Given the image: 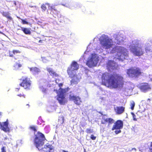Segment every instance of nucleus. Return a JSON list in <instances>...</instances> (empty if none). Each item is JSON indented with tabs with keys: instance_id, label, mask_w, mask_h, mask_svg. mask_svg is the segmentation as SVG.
<instances>
[{
	"instance_id": "obj_1",
	"label": "nucleus",
	"mask_w": 152,
	"mask_h": 152,
	"mask_svg": "<svg viewBox=\"0 0 152 152\" xmlns=\"http://www.w3.org/2000/svg\"><path fill=\"white\" fill-rule=\"evenodd\" d=\"M101 78L103 85L112 88H122L124 84L123 77L116 73L111 74L107 72H104Z\"/></svg>"
},
{
	"instance_id": "obj_2",
	"label": "nucleus",
	"mask_w": 152,
	"mask_h": 152,
	"mask_svg": "<svg viewBox=\"0 0 152 152\" xmlns=\"http://www.w3.org/2000/svg\"><path fill=\"white\" fill-rule=\"evenodd\" d=\"M101 120V124L102 125H100L101 129L103 131L104 130L105 127L103 126H106L108 128H110L112 124L114 123L112 128V131L115 129H121L123 128L124 126L123 122L121 120H118L115 123L114 120L111 118H108L106 115H104L102 116L100 119Z\"/></svg>"
},
{
	"instance_id": "obj_3",
	"label": "nucleus",
	"mask_w": 152,
	"mask_h": 152,
	"mask_svg": "<svg viewBox=\"0 0 152 152\" xmlns=\"http://www.w3.org/2000/svg\"><path fill=\"white\" fill-rule=\"evenodd\" d=\"M45 138L44 134L38 132L35 135V137L34 142V144L39 150H41V152H53L54 150L52 148L51 145H46L43 148H42L44 144V141Z\"/></svg>"
},
{
	"instance_id": "obj_4",
	"label": "nucleus",
	"mask_w": 152,
	"mask_h": 152,
	"mask_svg": "<svg viewBox=\"0 0 152 152\" xmlns=\"http://www.w3.org/2000/svg\"><path fill=\"white\" fill-rule=\"evenodd\" d=\"M111 52L112 53L117 52L115 56L119 60L123 61L125 59H127L128 57L127 50L122 47L115 46L112 48Z\"/></svg>"
},
{
	"instance_id": "obj_5",
	"label": "nucleus",
	"mask_w": 152,
	"mask_h": 152,
	"mask_svg": "<svg viewBox=\"0 0 152 152\" xmlns=\"http://www.w3.org/2000/svg\"><path fill=\"white\" fill-rule=\"evenodd\" d=\"M58 86L60 87L58 90H54L57 94V99L59 103L61 105H64L67 102V100L65 98L66 93V92L65 88H62L61 87L63 86V83H60L58 84Z\"/></svg>"
},
{
	"instance_id": "obj_6",
	"label": "nucleus",
	"mask_w": 152,
	"mask_h": 152,
	"mask_svg": "<svg viewBox=\"0 0 152 152\" xmlns=\"http://www.w3.org/2000/svg\"><path fill=\"white\" fill-rule=\"evenodd\" d=\"M19 80L21 81L19 84L20 86L26 90L30 89L31 86V81L29 77L27 76H23Z\"/></svg>"
},
{
	"instance_id": "obj_7",
	"label": "nucleus",
	"mask_w": 152,
	"mask_h": 152,
	"mask_svg": "<svg viewBox=\"0 0 152 152\" xmlns=\"http://www.w3.org/2000/svg\"><path fill=\"white\" fill-rule=\"evenodd\" d=\"M142 73L140 69L138 67H131L127 69L126 73L132 77H138L141 75Z\"/></svg>"
},
{
	"instance_id": "obj_8",
	"label": "nucleus",
	"mask_w": 152,
	"mask_h": 152,
	"mask_svg": "<svg viewBox=\"0 0 152 152\" xmlns=\"http://www.w3.org/2000/svg\"><path fill=\"white\" fill-rule=\"evenodd\" d=\"M100 44L104 49H108L111 48L113 43L112 39L108 37H104L100 40Z\"/></svg>"
},
{
	"instance_id": "obj_9",
	"label": "nucleus",
	"mask_w": 152,
	"mask_h": 152,
	"mask_svg": "<svg viewBox=\"0 0 152 152\" xmlns=\"http://www.w3.org/2000/svg\"><path fill=\"white\" fill-rule=\"evenodd\" d=\"M79 67V65L76 61H74L72 63L67 71L69 77H72L73 76H75V71L78 69Z\"/></svg>"
},
{
	"instance_id": "obj_10",
	"label": "nucleus",
	"mask_w": 152,
	"mask_h": 152,
	"mask_svg": "<svg viewBox=\"0 0 152 152\" xmlns=\"http://www.w3.org/2000/svg\"><path fill=\"white\" fill-rule=\"evenodd\" d=\"M130 50L136 56H140L142 55L144 53L142 47L132 45L130 46Z\"/></svg>"
},
{
	"instance_id": "obj_11",
	"label": "nucleus",
	"mask_w": 152,
	"mask_h": 152,
	"mask_svg": "<svg viewBox=\"0 0 152 152\" xmlns=\"http://www.w3.org/2000/svg\"><path fill=\"white\" fill-rule=\"evenodd\" d=\"M139 88L143 92L146 93L151 90V87L148 83H141L139 86Z\"/></svg>"
},
{
	"instance_id": "obj_12",
	"label": "nucleus",
	"mask_w": 152,
	"mask_h": 152,
	"mask_svg": "<svg viewBox=\"0 0 152 152\" xmlns=\"http://www.w3.org/2000/svg\"><path fill=\"white\" fill-rule=\"evenodd\" d=\"M8 119L2 123H0V129L6 132H9L10 129L8 127Z\"/></svg>"
},
{
	"instance_id": "obj_13",
	"label": "nucleus",
	"mask_w": 152,
	"mask_h": 152,
	"mask_svg": "<svg viewBox=\"0 0 152 152\" xmlns=\"http://www.w3.org/2000/svg\"><path fill=\"white\" fill-rule=\"evenodd\" d=\"M70 100H72L77 105H79L82 102L81 98L79 96L70 95L69 97Z\"/></svg>"
},
{
	"instance_id": "obj_14",
	"label": "nucleus",
	"mask_w": 152,
	"mask_h": 152,
	"mask_svg": "<svg viewBox=\"0 0 152 152\" xmlns=\"http://www.w3.org/2000/svg\"><path fill=\"white\" fill-rule=\"evenodd\" d=\"M96 58L95 57L92 56L90 58H88L86 64L89 67L95 66L96 65Z\"/></svg>"
},
{
	"instance_id": "obj_15",
	"label": "nucleus",
	"mask_w": 152,
	"mask_h": 152,
	"mask_svg": "<svg viewBox=\"0 0 152 152\" xmlns=\"http://www.w3.org/2000/svg\"><path fill=\"white\" fill-rule=\"evenodd\" d=\"M107 67L110 70L116 69L117 67L115 62L113 61L109 60L107 64Z\"/></svg>"
},
{
	"instance_id": "obj_16",
	"label": "nucleus",
	"mask_w": 152,
	"mask_h": 152,
	"mask_svg": "<svg viewBox=\"0 0 152 152\" xmlns=\"http://www.w3.org/2000/svg\"><path fill=\"white\" fill-rule=\"evenodd\" d=\"M21 51L18 50H13L12 51L9 50V56L10 57H14L15 60L18 58V57L15 58V55L17 54H20Z\"/></svg>"
},
{
	"instance_id": "obj_17",
	"label": "nucleus",
	"mask_w": 152,
	"mask_h": 152,
	"mask_svg": "<svg viewBox=\"0 0 152 152\" xmlns=\"http://www.w3.org/2000/svg\"><path fill=\"white\" fill-rule=\"evenodd\" d=\"M125 109V107L123 106L117 107L115 110L117 114L120 115L124 112Z\"/></svg>"
},
{
	"instance_id": "obj_18",
	"label": "nucleus",
	"mask_w": 152,
	"mask_h": 152,
	"mask_svg": "<svg viewBox=\"0 0 152 152\" xmlns=\"http://www.w3.org/2000/svg\"><path fill=\"white\" fill-rule=\"evenodd\" d=\"M46 70L49 72L50 75L52 76L53 77H58V75L56 72H54L51 68L47 67Z\"/></svg>"
},
{
	"instance_id": "obj_19",
	"label": "nucleus",
	"mask_w": 152,
	"mask_h": 152,
	"mask_svg": "<svg viewBox=\"0 0 152 152\" xmlns=\"http://www.w3.org/2000/svg\"><path fill=\"white\" fill-rule=\"evenodd\" d=\"M71 77L72 79L71 81V84L72 85L77 84L78 79L77 77V75L75 74V76H73Z\"/></svg>"
},
{
	"instance_id": "obj_20",
	"label": "nucleus",
	"mask_w": 152,
	"mask_h": 152,
	"mask_svg": "<svg viewBox=\"0 0 152 152\" xmlns=\"http://www.w3.org/2000/svg\"><path fill=\"white\" fill-rule=\"evenodd\" d=\"M29 69L31 72L34 74H38L40 72V69L36 67H31Z\"/></svg>"
},
{
	"instance_id": "obj_21",
	"label": "nucleus",
	"mask_w": 152,
	"mask_h": 152,
	"mask_svg": "<svg viewBox=\"0 0 152 152\" xmlns=\"http://www.w3.org/2000/svg\"><path fill=\"white\" fill-rule=\"evenodd\" d=\"M1 14L4 17H6L8 19L10 20H12V18L10 15V13L8 12H3Z\"/></svg>"
},
{
	"instance_id": "obj_22",
	"label": "nucleus",
	"mask_w": 152,
	"mask_h": 152,
	"mask_svg": "<svg viewBox=\"0 0 152 152\" xmlns=\"http://www.w3.org/2000/svg\"><path fill=\"white\" fill-rule=\"evenodd\" d=\"M21 30L26 34L30 35L31 34V31L28 28L24 27H21Z\"/></svg>"
},
{
	"instance_id": "obj_23",
	"label": "nucleus",
	"mask_w": 152,
	"mask_h": 152,
	"mask_svg": "<svg viewBox=\"0 0 152 152\" xmlns=\"http://www.w3.org/2000/svg\"><path fill=\"white\" fill-rule=\"evenodd\" d=\"M72 7L76 9H81L83 7L80 4L76 3L74 4Z\"/></svg>"
},
{
	"instance_id": "obj_24",
	"label": "nucleus",
	"mask_w": 152,
	"mask_h": 152,
	"mask_svg": "<svg viewBox=\"0 0 152 152\" xmlns=\"http://www.w3.org/2000/svg\"><path fill=\"white\" fill-rule=\"evenodd\" d=\"M50 10L51 12L53 13L54 11H55L56 13L58 12V11L54 6H51L50 7Z\"/></svg>"
},
{
	"instance_id": "obj_25",
	"label": "nucleus",
	"mask_w": 152,
	"mask_h": 152,
	"mask_svg": "<svg viewBox=\"0 0 152 152\" xmlns=\"http://www.w3.org/2000/svg\"><path fill=\"white\" fill-rule=\"evenodd\" d=\"M58 121L60 122L61 124H63L64 122V117L62 116L59 117L58 119Z\"/></svg>"
},
{
	"instance_id": "obj_26",
	"label": "nucleus",
	"mask_w": 152,
	"mask_h": 152,
	"mask_svg": "<svg viewBox=\"0 0 152 152\" xmlns=\"http://www.w3.org/2000/svg\"><path fill=\"white\" fill-rule=\"evenodd\" d=\"M29 129L31 131H33L34 132V133L37 131L36 127L34 126H30L29 127Z\"/></svg>"
},
{
	"instance_id": "obj_27",
	"label": "nucleus",
	"mask_w": 152,
	"mask_h": 152,
	"mask_svg": "<svg viewBox=\"0 0 152 152\" xmlns=\"http://www.w3.org/2000/svg\"><path fill=\"white\" fill-rule=\"evenodd\" d=\"M135 103L134 101H132V102L131 103L130 106H131V109L132 110H133L134 109V107L135 106Z\"/></svg>"
},
{
	"instance_id": "obj_28",
	"label": "nucleus",
	"mask_w": 152,
	"mask_h": 152,
	"mask_svg": "<svg viewBox=\"0 0 152 152\" xmlns=\"http://www.w3.org/2000/svg\"><path fill=\"white\" fill-rule=\"evenodd\" d=\"M131 115H132L133 120L134 121H137V118L136 115H135L133 113H131Z\"/></svg>"
},
{
	"instance_id": "obj_29",
	"label": "nucleus",
	"mask_w": 152,
	"mask_h": 152,
	"mask_svg": "<svg viewBox=\"0 0 152 152\" xmlns=\"http://www.w3.org/2000/svg\"><path fill=\"white\" fill-rule=\"evenodd\" d=\"M41 8L42 9V10L43 11H45L47 9L46 7L45 4H43L41 6Z\"/></svg>"
},
{
	"instance_id": "obj_30",
	"label": "nucleus",
	"mask_w": 152,
	"mask_h": 152,
	"mask_svg": "<svg viewBox=\"0 0 152 152\" xmlns=\"http://www.w3.org/2000/svg\"><path fill=\"white\" fill-rule=\"evenodd\" d=\"M86 132L88 134L91 133L93 132V130L90 129H87Z\"/></svg>"
},
{
	"instance_id": "obj_31",
	"label": "nucleus",
	"mask_w": 152,
	"mask_h": 152,
	"mask_svg": "<svg viewBox=\"0 0 152 152\" xmlns=\"http://www.w3.org/2000/svg\"><path fill=\"white\" fill-rule=\"evenodd\" d=\"M21 23L23 24H28V22L25 20L21 19Z\"/></svg>"
},
{
	"instance_id": "obj_32",
	"label": "nucleus",
	"mask_w": 152,
	"mask_h": 152,
	"mask_svg": "<svg viewBox=\"0 0 152 152\" xmlns=\"http://www.w3.org/2000/svg\"><path fill=\"white\" fill-rule=\"evenodd\" d=\"M1 152H6V147L5 146H3L1 148Z\"/></svg>"
},
{
	"instance_id": "obj_33",
	"label": "nucleus",
	"mask_w": 152,
	"mask_h": 152,
	"mask_svg": "<svg viewBox=\"0 0 152 152\" xmlns=\"http://www.w3.org/2000/svg\"><path fill=\"white\" fill-rule=\"evenodd\" d=\"M117 130H116L115 131V133L117 134L120 133H121V131L120 130V129H116Z\"/></svg>"
},
{
	"instance_id": "obj_34",
	"label": "nucleus",
	"mask_w": 152,
	"mask_h": 152,
	"mask_svg": "<svg viewBox=\"0 0 152 152\" xmlns=\"http://www.w3.org/2000/svg\"><path fill=\"white\" fill-rule=\"evenodd\" d=\"M93 140H96V137H95L93 134H91L90 137Z\"/></svg>"
},
{
	"instance_id": "obj_35",
	"label": "nucleus",
	"mask_w": 152,
	"mask_h": 152,
	"mask_svg": "<svg viewBox=\"0 0 152 152\" xmlns=\"http://www.w3.org/2000/svg\"><path fill=\"white\" fill-rule=\"evenodd\" d=\"M18 96L20 97L23 96L24 98L25 97V95L24 94L22 95L21 94H20L18 95Z\"/></svg>"
},
{
	"instance_id": "obj_36",
	"label": "nucleus",
	"mask_w": 152,
	"mask_h": 152,
	"mask_svg": "<svg viewBox=\"0 0 152 152\" xmlns=\"http://www.w3.org/2000/svg\"><path fill=\"white\" fill-rule=\"evenodd\" d=\"M63 5L66 6V7L69 6V4L68 3H66L65 4H64Z\"/></svg>"
},
{
	"instance_id": "obj_37",
	"label": "nucleus",
	"mask_w": 152,
	"mask_h": 152,
	"mask_svg": "<svg viewBox=\"0 0 152 152\" xmlns=\"http://www.w3.org/2000/svg\"><path fill=\"white\" fill-rule=\"evenodd\" d=\"M18 64V67H20L22 66V65L21 64Z\"/></svg>"
},
{
	"instance_id": "obj_38",
	"label": "nucleus",
	"mask_w": 152,
	"mask_h": 152,
	"mask_svg": "<svg viewBox=\"0 0 152 152\" xmlns=\"http://www.w3.org/2000/svg\"><path fill=\"white\" fill-rule=\"evenodd\" d=\"M84 9V7H82V8L81 9V10L83 12H84L85 10H83V9Z\"/></svg>"
},
{
	"instance_id": "obj_39",
	"label": "nucleus",
	"mask_w": 152,
	"mask_h": 152,
	"mask_svg": "<svg viewBox=\"0 0 152 152\" xmlns=\"http://www.w3.org/2000/svg\"><path fill=\"white\" fill-rule=\"evenodd\" d=\"M151 146L152 147L151 148L150 150L151 151V152H152V142L151 143Z\"/></svg>"
},
{
	"instance_id": "obj_40",
	"label": "nucleus",
	"mask_w": 152,
	"mask_h": 152,
	"mask_svg": "<svg viewBox=\"0 0 152 152\" xmlns=\"http://www.w3.org/2000/svg\"><path fill=\"white\" fill-rule=\"evenodd\" d=\"M42 40H40L39 41V43H42Z\"/></svg>"
},
{
	"instance_id": "obj_41",
	"label": "nucleus",
	"mask_w": 152,
	"mask_h": 152,
	"mask_svg": "<svg viewBox=\"0 0 152 152\" xmlns=\"http://www.w3.org/2000/svg\"><path fill=\"white\" fill-rule=\"evenodd\" d=\"M62 152H68V151H66L64 150H62Z\"/></svg>"
},
{
	"instance_id": "obj_42",
	"label": "nucleus",
	"mask_w": 152,
	"mask_h": 152,
	"mask_svg": "<svg viewBox=\"0 0 152 152\" xmlns=\"http://www.w3.org/2000/svg\"><path fill=\"white\" fill-rule=\"evenodd\" d=\"M145 50L146 51V52H147L149 50L148 49H147V48H145Z\"/></svg>"
},
{
	"instance_id": "obj_43",
	"label": "nucleus",
	"mask_w": 152,
	"mask_h": 152,
	"mask_svg": "<svg viewBox=\"0 0 152 152\" xmlns=\"http://www.w3.org/2000/svg\"><path fill=\"white\" fill-rule=\"evenodd\" d=\"M133 149H135H135H135V148H132V150H133Z\"/></svg>"
},
{
	"instance_id": "obj_44",
	"label": "nucleus",
	"mask_w": 152,
	"mask_h": 152,
	"mask_svg": "<svg viewBox=\"0 0 152 152\" xmlns=\"http://www.w3.org/2000/svg\"><path fill=\"white\" fill-rule=\"evenodd\" d=\"M148 100H150V99H148Z\"/></svg>"
},
{
	"instance_id": "obj_45",
	"label": "nucleus",
	"mask_w": 152,
	"mask_h": 152,
	"mask_svg": "<svg viewBox=\"0 0 152 152\" xmlns=\"http://www.w3.org/2000/svg\"><path fill=\"white\" fill-rule=\"evenodd\" d=\"M1 115V113L0 112V115Z\"/></svg>"
},
{
	"instance_id": "obj_46",
	"label": "nucleus",
	"mask_w": 152,
	"mask_h": 152,
	"mask_svg": "<svg viewBox=\"0 0 152 152\" xmlns=\"http://www.w3.org/2000/svg\"><path fill=\"white\" fill-rule=\"evenodd\" d=\"M27 106H29V104H27Z\"/></svg>"
},
{
	"instance_id": "obj_47",
	"label": "nucleus",
	"mask_w": 152,
	"mask_h": 152,
	"mask_svg": "<svg viewBox=\"0 0 152 152\" xmlns=\"http://www.w3.org/2000/svg\"><path fill=\"white\" fill-rule=\"evenodd\" d=\"M136 115H138V114H137V113H136Z\"/></svg>"
}]
</instances>
